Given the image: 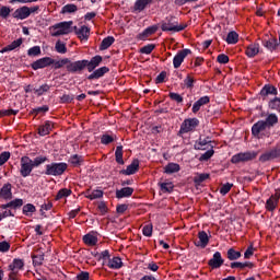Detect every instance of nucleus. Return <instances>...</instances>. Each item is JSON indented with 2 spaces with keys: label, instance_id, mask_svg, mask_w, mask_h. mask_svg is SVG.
<instances>
[{
  "label": "nucleus",
  "instance_id": "obj_1",
  "mask_svg": "<svg viewBox=\"0 0 280 280\" xmlns=\"http://www.w3.org/2000/svg\"><path fill=\"white\" fill-rule=\"evenodd\" d=\"M47 161V156H37L34 160L30 156H22L20 161V174L23 178H27L34 170V167H40L43 163Z\"/></svg>",
  "mask_w": 280,
  "mask_h": 280
},
{
  "label": "nucleus",
  "instance_id": "obj_2",
  "mask_svg": "<svg viewBox=\"0 0 280 280\" xmlns=\"http://www.w3.org/2000/svg\"><path fill=\"white\" fill-rule=\"evenodd\" d=\"M101 63L102 56L97 55L93 57L90 61L86 59L78 60L75 67L78 69V72L84 71V69L88 68L89 73H92V71H95V69H97V67H100Z\"/></svg>",
  "mask_w": 280,
  "mask_h": 280
},
{
  "label": "nucleus",
  "instance_id": "obj_3",
  "mask_svg": "<svg viewBox=\"0 0 280 280\" xmlns=\"http://www.w3.org/2000/svg\"><path fill=\"white\" fill-rule=\"evenodd\" d=\"M73 21L69 22H60L50 27V36L58 37V36H67V34H71Z\"/></svg>",
  "mask_w": 280,
  "mask_h": 280
},
{
  "label": "nucleus",
  "instance_id": "obj_4",
  "mask_svg": "<svg viewBox=\"0 0 280 280\" xmlns=\"http://www.w3.org/2000/svg\"><path fill=\"white\" fill-rule=\"evenodd\" d=\"M67 163H50L46 165L45 174L46 176H62L67 172Z\"/></svg>",
  "mask_w": 280,
  "mask_h": 280
},
{
  "label": "nucleus",
  "instance_id": "obj_5",
  "mask_svg": "<svg viewBox=\"0 0 280 280\" xmlns=\"http://www.w3.org/2000/svg\"><path fill=\"white\" fill-rule=\"evenodd\" d=\"M54 69H62V67H66L67 71H69V73H78V69L77 66L78 61H71V59L69 58H63L60 60H54L51 62Z\"/></svg>",
  "mask_w": 280,
  "mask_h": 280
},
{
  "label": "nucleus",
  "instance_id": "obj_6",
  "mask_svg": "<svg viewBox=\"0 0 280 280\" xmlns=\"http://www.w3.org/2000/svg\"><path fill=\"white\" fill-rule=\"evenodd\" d=\"M199 124H200V120H198V118L185 119L180 125V129H179L180 135H187V132H191L196 130Z\"/></svg>",
  "mask_w": 280,
  "mask_h": 280
},
{
  "label": "nucleus",
  "instance_id": "obj_7",
  "mask_svg": "<svg viewBox=\"0 0 280 280\" xmlns=\"http://www.w3.org/2000/svg\"><path fill=\"white\" fill-rule=\"evenodd\" d=\"M161 30L162 32H183L185 26L178 25V22H172V20H168L167 22H162Z\"/></svg>",
  "mask_w": 280,
  "mask_h": 280
},
{
  "label": "nucleus",
  "instance_id": "obj_8",
  "mask_svg": "<svg viewBox=\"0 0 280 280\" xmlns=\"http://www.w3.org/2000/svg\"><path fill=\"white\" fill-rule=\"evenodd\" d=\"M189 54H191V50H189V49L179 50L173 58L174 69L180 68V65H183V62H185V58H187V56H189Z\"/></svg>",
  "mask_w": 280,
  "mask_h": 280
},
{
  "label": "nucleus",
  "instance_id": "obj_9",
  "mask_svg": "<svg viewBox=\"0 0 280 280\" xmlns=\"http://www.w3.org/2000/svg\"><path fill=\"white\" fill-rule=\"evenodd\" d=\"M54 62V59L50 57H44L36 61H34L31 67L34 69V71H38V69H45V67H51V63Z\"/></svg>",
  "mask_w": 280,
  "mask_h": 280
},
{
  "label": "nucleus",
  "instance_id": "obj_10",
  "mask_svg": "<svg viewBox=\"0 0 280 280\" xmlns=\"http://www.w3.org/2000/svg\"><path fill=\"white\" fill-rule=\"evenodd\" d=\"M13 19H18L19 21H25V19H30V7H22L16 9L13 14Z\"/></svg>",
  "mask_w": 280,
  "mask_h": 280
},
{
  "label": "nucleus",
  "instance_id": "obj_11",
  "mask_svg": "<svg viewBox=\"0 0 280 280\" xmlns=\"http://www.w3.org/2000/svg\"><path fill=\"white\" fill-rule=\"evenodd\" d=\"M195 150H213V144L210 138H200L195 144Z\"/></svg>",
  "mask_w": 280,
  "mask_h": 280
},
{
  "label": "nucleus",
  "instance_id": "obj_12",
  "mask_svg": "<svg viewBox=\"0 0 280 280\" xmlns=\"http://www.w3.org/2000/svg\"><path fill=\"white\" fill-rule=\"evenodd\" d=\"M224 264V259H222V254L220 252H215L213 257L209 260L208 266L210 268L215 269L220 268Z\"/></svg>",
  "mask_w": 280,
  "mask_h": 280
},
{
  "label": "nucleus",
  "instance_id": "obj_13",
  "mask_svg": "<svg viewBox=\"0 0 280 280\" xmlns=\"http://www.w3.org/2000/svg\"><path fill=\"white\" fill-rule=\"evenodd\" d=\"M75 34L80 40H89V36H91V28L89 26L74 27Z\"/></svg>",
  "mask_w": 280,
  "mask_h": 280
},
{
  "label": "nucleus",
  "instance_id": "obj_14",
  "mask_svg": "<svg viewBox=\"0 0 280 280\" xmlns=\"http://www.w3.org/2000/svg\"><path fill=\"white\" fill-rule=\"evenodd\" d=\"M108 71H110V69H108V67H106V66L101 67V68L96 69L93 73H91L88 77V80H100V78H104V75H106V73H108Z\"/></svg>",
  "mask_w": 280,
  "mask_h": 280
},
{
  "label": "nucleus",
  "instance_id": "obj_15",
  "mask_svg": "<svg viewBox=\"0 0 280 280\" xmlns=\"http://www.w3.org/2000/svg\"><path fill=\"white\" fill-rule=\"evenodd\" d=\"M198 238L199 241L196 242L195 245L199 248H207V246L209 245V234H207V232L205 231H200L198 233Z\"/></svg>",
  "mask_w": 280,
  "mask_h": 280
},
{
  "label": "nucleus",
  "instance_id": "obj_16",
  "mask_svg": "<svg viewBox=\"0 0 280 280\" xmlns=\"http://www.w3.org/2000/svg\"><path fill=\"white\" fill-rule=\"evenodd\" d=\"M268 124L264 120H260L258 122H256L253 127H252V133L257 137V135H260V132H264L265 130H268Z\"/></svg>",
  "mask_w": 280,
  "mask_h": 280
},
{
  "label": "nucleus",
  "instance_id": "obj_17",
  "mask_svg": "<svg viewBox=\"0 0 280 280\" xmlns=\"http://www.w3.org/2000/svg\"><path fill=\"white\" fill-rule=\"evenodd\" d=\"M139 171V160H133L130 165L127 166L126 170L121 171L125 176H132V174H137Z\"/></svg>",
  "mask_w": 280,
  "mask_h": 280
},
{
  "label": "nucleus",
  "instance_id": "obj_18",
  "mask_svg": "<svg viewBox=\"0 0 280 280\" xmlns=\"http://www.w3.org/2000/svg\"><path fill=\"white\" fill-rule=\"evenodd\" d=\"M51 130H54V122L47 120L44 125L39 126L38 135H40V137H47Z\"/></svg>",
  "mask_w": 280,
  "mask_h": 280
},
{
  "label": "nucleus",
  "instance_id": "obj_19",
  "mask_svg": "<svg viewBox=\"0 0 280 280\" xmlns=\"http://www.w3.org/2000/svg\"><path fill=\"white\" fill-rule=\"evenodd\" d=\"M158 31H159V25L149 26L142 33H140L138 35V38L140 40H145V38H148V36H152V34H156Z\"/></svg>",
  "mask_w": 280,
  "mask_h": 280
},
{
  "label": "nucleus",
  "instance_id": "obj_20",
  "mask_svg": "<svg viewBox=\"0 0 280 280\" xmlns=\"http://www.w3.org/2000/svg\"><path fill=\"white\" fill-rule=\"evenodd\" d=\"M0 198L3 200H11L12 198V184H4L0 189Z\"/></svg>",
  "mask_w": 280,
  "mask_h": 280
},
{
  "label": "nucleus",
  "instance_id": "obj_21",
  "mask_svg": "<svg viewBox=\"0 0 280 280\" xmlns=\"http://www.w3.org/2000/svg\"><path fill=\"white\" fill-rule=\"evenodd\" d=\"M210 98L209 96H202L198 101H196L192 105V113L196 115L202 108V106H206V104H209Z\"/></svg>",
  "mask_w": 280,
  "mask_h": 280
},
{
  "label": "nucleus",
  "instance_id": "obj_22",
  "mask_svg": "<svg viewBox=\"0 0 280 280\" xmlns=\"http://www.w3.org/2000/svg\"><path fill=\"white\" fill-rule=\"evenodd\" d=\"M135 194V189L131 187H125L119 190H116V198L121 199V198H130Z\"/></svg>",
  "mask_w": 280,
  "mask_h": 280
},
{
  "label": "nucleus",
  "instance_id": "obj_23",
  "mask_svg": "<svg viewBox=\"0 0 280 280\" xmlns=\"http://www.w3.org/2000/svg\"><path fill=\"white\" fill-rule=\"evenodd\" d=\"M83 242L84 244H86V246H95L97 244V234L92 232L84 235Z\"/></svg>",
  "mask_w": 280,
  "mask_h": 280
},
{
  "label": "nucleus",
  "instance_id": "obj_24",
  "mask_svg": "<svg viewBox=\"0 0 280 280\" xmlns=\"http://www.w3.org/2000/svg\"><path fill=\"white\" fill-rule=\"evenodd\" d=\"M152 3V0H137L133 5L136 12H143L144 8H148Z\"/></svg>",
  "mask_w": 280,
  "mask_h": 280
},
{
  "label": "nucleus",
  "instance_id": "obj_25",
  "mask_svg": "<svg viewBox=\"0 0 280 280\" xmlns=\"http://www.w3.org/2000/svg\"><path fill=\"white\" fill-rule=\"evenodd\" d=\"M25 264L21 259H14L12 264L9 265V270L13 272H19L20 270H23V267Z\"/></svg>",
  "mask_w": 280,
  "mask_h": 280
},
{
  "label": "nucleus",
  "instance_id": "obj_26",
  "mask_svg": "<svg viewBox=\"0 0 280 280\" xmlns=\"http://www.w3.org/2000/svg\"><path fill=\"white\" fill-rule=\"evenodd\" d=\"M279 202V196H271L267 202H266V209L268 211H272L273 209H277V205Z\"/></svg>",
  "mask_w": 280,
  "mask_h": 280
},
{
  "label": "nucleus",
  "instance_id": "obj_27",
  "mask_svg": "<svg viewBox=\"0 0 280 280\" xmlns=\"http://www.w3.org/2000/svg\"><path fill=\"white\" fill-rule=\"evenodd\" d=\"M264 47L269 49V51H275V49H277V47H279V42L277 40V38L271 37L268 40L264 42Z\"/></svg>",
  "mask_w": 280,
  "mask_h": 280
},
{
  "label": "nucleus",
  "instance_id": "obj_28",
  "mask_svg": "<svg viewBox=\"0 0 280 280\" xmlns=\"http://www.w3.org/2000/svg\"><path fill=\"white\" fill-rule=\"evenodd\" d=\"M259 54V44H252L247 47L246 56L248 58H254V56H257Z\"/></svg>",
  "mask_w": 280,
  "mask_h": 280
},
{
  "label": "nucleus",
  "instance_id": "obj_29",
  "mask_svg": "<svg viewBox=\"0 0 280 280\" xmlns=\"http://www.w3.org/2000/svg\"><path fill=\"white\" fill-rule=\"evenodd\" d=\"M164 172H165V174H176V172H180V165H178L176 163H168L164 167Z\"/></svg>",
  "mask_w": 280,
  "mask_h": 280
},
{
  "label": "nucleus",
  "instance_id": "obj_30",
  "mask_svg": "<svg viewBox=\"0 0 280 280\" xmlns=\"http://www.w3.org/2000/svg\"><path fill=\"white\" fill-rule=\"evenodd\" d=\"M159 186L163 194H172L174 191V184L172 182L160 183Z\"/></svg>",
  "mask_w": 280,
  "mask_h": 280
},
{
  "label": "nucleus",
  "instance_id": "obj_31",
  "mask_svg": "<svg viewBox=\"0 0 280 280\" xmlns=\"http://www.w3.org/2000/svg\"><path fill=\"white\" fill-rule=\"evenodd\" d=\"M113 43H115V37L113 36H108L105 37L100 46L101 51H105V49H108V47H110V45H113Z\"/></svg>",
  "mask_w": 280,
  "mask_h": 280
},
{
  "label": "nucleus",
  "instance_id": "obj_32",
  "mask_svg": "<svg viewBox=\"0 0 280 280\" xmlns=\"http://www.w3.org/2000/svg\"><path fill=\"white\" fill-rule=\"evenodd\" d=\"M104 197V191L102 190H93L91 192H86L85 198H88L89 200H97L100 198Z\"/></svg>",
  "mask_w": 280,
  "mask_h": 280
},
{
  "label": "nucleus",
  "instance_id": "obj_33",
  "mask_svg": "<svg viewBox=\"0 0 280 280\" xmlns=\"http://www.w3.org/2000/svg\"><path fill=\"white\" fill-rule=\"evenodd\" d=\"M107 266L113 270L119 269L121 267V258L114 257L113 259H109Z\"/></svg>",
  "mask_w": 280,
  "mask_h": 280
},
{
  "label": "nucleus",
  "instance_id": "obj_34",
  "mask_svg": "<svg viewBox=\"0 0 280 280\" xmlns=\"http://www.w3.org/2000/svg\"><path fill=\"white\" fill-rule=\"evenodd\" d=\"M116 163L124 165V147L119 145L115 151Z\"/></svg>",
  "mask_w": 280,
  "mask_h": 280
},
{
  "label": "nucleus",
  "instance_id": "obj_35",
  "mask_svg": "<svg viewBox=\"0 0 280 280\" xmlns=\"http://www.w3.org/2000/svg\"><path fill=\"white\" fill-rule=\"evenodd\" d=\"M55 51H57V54H67V44L60 39L57 40L55 44Z\"/></svg>",
  "mask_w": 280,
  "mask_h": 280
},
{
  "label": "nucleus",
  "instance_id": "obj_36",
  "mask_svg": "<svg viewBox=\"0 0 280 280\" xmlns=\"http://www.w3.org/2000/svg\"><path fill=\"white\" fill-rule=\"evenodd\" d=\"M240 38V35H237L235 32H230L225 38L228 45H235Z\"/></svg>",
  "mask_w": 280,
  "mask_h": 280
},
{
  "label": "nucleus",
  "instance_id": "obj_37",
  "mask_svg": "<svg viewBox=\"0 0 280 280\" xmlns=\"http://www.w3.org/2000/svg\"><path fill=\"white\" fill-rule=\"evenodd\" d=\"M72 194L71 189L69 188H62L58 191L56 196V200H62V198H69V196Z\"/></svg>",
  "mask_w": 280,
  "mask_h": 280
},
{
  "label": "nucleus",
  "instance_id": "obj_38",
  "mask_svg": "<svg viewBox=\"0 0 280 280\" xmlns=\"http://www.w3.org/2000/svg\"><path fill=\"white\" fill-rule=\"evenodd\" d=\"M8 207H12L13 209H18V207H23V199L12 200L9 203L2 206V209H8Z\"/></svg>",
  "mask_w": 280,
  "mask_h": 280
},
{
  "label": "nucleus",
  "instance_id": "obj_39",
  "mask_svg": "<svg viewBox=\"0 0 280 280\" xmlns=\"http://www.w3.org/2000/svg\"><path fill=\"white\" fill-rule=\"evenodd\" d=\"M62 14H73V12H78V5L75 4H66L62 10Z\"/></svg>",
  "mask_w": 280,
  "mask_h": 280
},
{
  "label": "nucleus",
  "instance_id": "obj_40",
  "mask_svg": "<svg viewBox=\"0 0 280 280\" xmlns=\"http://www.w3.org/2000/svg\"><path fill=\"white\" fill-rule=\"evenodd\" d=\"M115 139H117L116 136H110L108 133H105L101 137V143L103 145H108V143H113V141H115Z\"/></svg>",
  "mask_w": 280,
  "mask_h": 280
},
{
  "label": "nucleus",
  "instance_id": "obj_41",
  "mask_svg": "<svg viewBox=\"0 0 280 280\" xmlns=\"http://www.w3.org/2000/svg\"><path fill=\"white\" fill-rule=\"evenodd\" d=\"M32 213H36V207L32 203H27L23 207L24 215H32Z\"/></svg>",
  "mask_w": 280,
  "mask_h": 280
},
{
  "label": "nucleus",
  "instance_id": "obj_42",
  "mask_svg": "<svg viewBox=\"0 0 280 280\" xmlns=\"http://www.w3.org/2000/svg\"><path fill=\"white\" fill-rule=\"evenodd\" d=\"M240 257H242V254L240 252H236L233 248L228 250V259H230V261H234L235 259H240Z\"/></svg>",
  "mask_w": 280,
  "mask_h": 280
},
{
  "label": "nucleus",
  "instance_id": "obj_43",
  "mask_svg": "<svg viewBox=\"0 0 280 280\" xmlns=\"http://www.w3.org/2000/svg\"><path fill=\"white\" fill-rule=\"evenodd\" d=\"M232 163H244V161H246V153H237L235 155L232 156L231 159Z\"/></svg>",
  "mask_w": 280,
  "mask_h": 280
},
{
  "label": "nucleus",
  "instance_id": "obj_44",
  "mask_svg": "<svg viewBox=\"0 0 280 280\" xmlns=\"http://www.w3.org/2000/svg\"><path fill=\"white\" fill-rule=\"evenodd\" d=\"M261 95H277V90L272 85H266L261 90Z\"/></svg>",
  "mask_w": 280,
  "mask_h": 280
},
{
  "label": "nucleus",
  "instance_id": "obj_45",
  "mask_svg": "<svg viewBox=\"0 0 280 280\" xmlns=\"http://www.w3.org/2000/svg\"><path fill=\"white\" fill-rule=\"evenodd\" d=\"M208 178H209L208 173H200L194 177V180L197 185H200V183H205V180H207Z\"/></svg>",
  "mask_w": 280,
  "mask_h": 280
},
{
  "label": "nucleus",
  "instance_id": "obj_46",
  "mask_svg": "<svg viewBox=\"0 0 280 280\" xmlns=\"http://www.w3.org/2000/svg\"><path fill=\"white\" fill-rule=\"evenodd\" d=\"M32 258H33L34 266H43V261H45L44 254L34 255Z\"/></svg>",
  "mask_w": 280,
  "mask_h": 280
},
{
  "label": "nucleus",
  "instance_id": "obj_47",
  "mask_svg": "<svg viewBox=\"0 0 280 280\" xmlns=\"http://www.w3.org/2000/svg\"><path fill=\"white\" fill-rule=\"evenodd\" d=\"M231 189H233V184H231V183L223 184L220 188V195L226 196V194H229V191H231Z\"/></svg>",
  "mask_w": 280,
  "mask_h": 280
},
{
  "label": "nucleus",
  "instance_id": "obj_48",
  "mask_svg": "<svg viewBox=\"0 0 280 280\" xmlns=\"http://www.w3.org/2000/svg\"><path fill=\"white\" fill-rule=\"evenodd\" d=\"M277 121H279V118L277 117V115L271 114L267 117L265 122L267 124V127L270 128V126H275Z\"/></svg>",
  "mask_w": 280,
  "mask_h": 280
},
{
  "label": "nucleus",
  "instance_id": "obj_49",
  "mask_svg": "<svg viewBox=\"0 0 280 280\" xmlns=\"http://www.w3.org/2000/svg\"><path fill=\"white\" fill-rule=\"evenodd\" d=\"M214 153L215 151H213V149H208L203 154L200 155L199 161H209Z\"/></svg>",
  "mask_w": 280,
  "mask_h": 280
},
{
  "label": "nucleus",
  "instance_id": "obj_50",
  "mask_svg": "<svg viewBox=\"0 0 280 280\" xmlns=\"http://www.w3.org/2000/svg\"><path fill=\"white\" fill-rule=\"evenodd\" d=\"M10 12H12V9H10V7H1L0 8V18L1 19H8V16H10Z\"/></svg>",
  "mask_w": 280,
  "mask_h": 280
},
{
  "label": "nucleus",
  "instance_id": "obj_51",
  "mask_svg": "<svg viewBox=\"0 0 280 280\" xmlns=\"http://www.w3.org/2000/svg\"><path fill=\"white\" fill-rule=\"evenodd\" d=\"M269 108L272 110H279L280 108V98L276 97L269 102Z\"/></svg>",
  "mask_w": 280,
  "mask_h": 280
},
{
  "label": "nucleus",
  "instance_id": "obj_52",
  "mask_svg": "<svg viewBox=\"0 0 280 280\" xmlns=\"http://www.w3.org/2000/svg\"><path fill=\"white\" fill-rule=\"evenodd\" d=\"M27 56H40V46H34L27 50Z\"/></svg>",
  "mask_w": 280,
  "mask_h": 280
},
{
  "label": "nucleus",
  "instance_id": "obj_53",
  "mask_svg": "<svg viewBox=\"0 0 280 280\" xmlns=\"http://www.w3.org/2000/svg\"><path fill=\"white\" fill-rule=\"evenodd\" d=\"M10 161V152L4 151L0 154V167L1 165H5Z\"/></svg>",
  "mask_w": 280,
  "mask_h": 280
},
{
  "label": "nucleus",
  "instance_id": "obj_54",
  "mask_svg": "<svg viewBox=\"0 0 280 280\" xmlns=\"http://www.w3.org/2000/svg\"><path fill=\"white\" fill-rule=\"evenodd\" d=\"M82 155L74 154L70 158L71 165L78 166L82 163Z\"/></svg>",
  "mask_w": 280,
  "mask_h": 280
},
{
  "label": "nucleus",
  "instance_id": "obj_55",
  "mask_svg": "<svg viewBox=\"0 0 280 280\" xmlns=\"http://www.w3.org/2000/svg\"><path fill=\"white\" fill-rule=\"evenodd\" d=\"M168 97L171 100H173V102H177V104H183V97L180 96V94L175 93V92H171L168 94Z\"/></svg>",
  "mask_w": 280,
  "mask_h": 280
},
{
  "label": "nucleus",
  "instance_id": "obj_56",
  "mask_svg": "<svg viewBox=\"0 0 280 280\" xmlns=\"http://www.w3.org/2000/svg\"><path fill=\"white\" fill-rule=\"evenodd\" d=\"M154 47H155V46H154L153 44H149V45L142 47V48L140 49V52H141V54H145V55H150L151 51H154Z\"/></svg>",
  "mask_w": 280,
  "mask_h": 280
},
{
  "label": "nucleus",
  "instance_id": "obj_57",
  "mask_svg": "<svg viewBox=\"0 0 280 280\" xmlns=\"http://www.w3.org/2000/svg\"><path fill=\"white\" fill-rule=\"evenodd\" d=\"M142 233L145 237H152V224L144 225Z\"/></svg>",
  "mask_w": 280,
  "mask_h": 280
},
{
  "label": "nucleus",
  "instance_id": "obj_58",
  "mask_svg": "<svg viewBox=\"0 0 280 280\" xmlns=\"http://www.w3.org/2000/svg\"><path fill=\"white\" fill-rule=\"evenodd\" d=\"M60 102L62 104H69L71 102H73V95L71 94H63L61 97H60Z\"/></svg>",
  "mask_w": 280,
  "mask_h": 280
},
{
  "label": "nucleus",
  "instance_id": "obj_59",
  "mask_svg": "<svg viewBox=\"0 0 280 280\" xmlns=\"http://www.w3.org/2000/svg\"><path fill=\"white\" fill-rule=\"evenodd\" d=\"M270 159H275V154H272V152L264 153L262 155H260V161L262 163H266V161H270Z\"/></svg>",
  "mask_w": 280,
  "mask_h": 280
},
{
  "label": "nucleus",
  "instance_id": "obj_60",
  "mask_svg": "<svg viewBox=\"0 0 280 280\" xmlns=\"http://www.w3.org/2000/svg\"><path fill=\"white\" fill-rule=\"evenodd\" d=\"M47 91H49V85L44 84L40 88H38L37 90H35V93L37 95H43L44 93H47Z\"/></svg>",
  "mask_w": 280,
  "mask_h": 280
},
{
  "label": "nucleus",
  "instance_id": "obj_61",
  "mask_svg": "<svg viewBox=\"0 0 280 280\" xmlns=\"http://www.w3.org/2000/svg\"><path fill=\"white\" fill-rule=\"evenodd\" d=\"M217 60L220 65H226L229 62V56L221 54L218 56Z\"/></svg>",
  "mask_w": 280,
  "mask_h": 280
},
{
  "label": "nucleus",
  "instance_id": "obj_62",
  "mask_svg": "<svg viewBox=\"0 0 280 280\" xmlns=\"http://www.w3.org/2000/svg\"><path fill=\"white\" fill-rule=\"evenodd\" d=\"M10 250V243L3 241L0 242V253H8Z\"/></svg>",
  "mask_w": 280,
  "mask_h": 280
},
{
  "label": "nucleus",
  "instance_id": "obj_63",
  "mask_svg": "<svg viewBox=\"0 0 280 280\" xmlns=\"http://www.w3.org/2000/svg\"><path fill=\"white\" fill-rule=\"evenodd\" d=\"M184 84H185V86H187V89H192L194 88V78H191L190 75H187L186 79L184 80Z\"/></svg>",
  "mask_w": 280,
  "mask_h": 280
},
{
  "label": "nucleus",
  "instance_id": "obj_64",
  "mask_svg": "<svg viewBox=\"0 0 280 280\" xmlns=\"http://www.w3.org/2000/svg\"><path fill=\"white\" fill-rule=\"evenodd\" d=\"M90 273L89 271H81L77 275L78 280H89Z\"/></svg>",
  "mask_w": 280,
  "mask_h": 280
}]
</instances>
